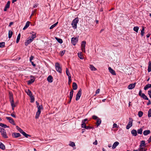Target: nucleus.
I'll use <instances>...</instances> for the list:
<instances>
[{
	"instance_id": "50",
	"label": "nucleus",
	"mask_w": 151,
	"mask_h": 151,
	"mask_svg": "<svg viewBox=\"0 0 151 151\" xmlns=\"http://www.w3.org/2000/svg\"><path fill=\"white\" fill-rule=\"evenodd\" d=\"M38 108V111H41V109H42V105L40 106L37 107Z\"/></svg>"
},
{
	"instance_id": "44",
	"label": "nucleus",
	"mask_w": 151,
	"mask_h": 151,
	"mask_svg": "<svg viewBox=\"0 0 151 151\" xmlns=\"http://www.w3.org/2000/svg\"><path fill=\"white\" fill-rule=\"evenodd\" d=\"M143 114V112L142 111H140L138 112V115L139 117H141L142 116Z\"/></svg>"
},
{
	"instance_id": "30",
	"label": "nucleus",
	"mask_w": 151,
	"mask_h": 151,
	"mask_svg": "<svg viewBox=\"0 0 151 151\" xmlns=\"http://www.w3.org/2000/svg\"><path fill=\"white\" fill-rule=\"evenodd\" d=\"M41 113V111H37L36 113L35 118L36 119H37L38 118L40 115Z\"/></svg>"
},
{
	"instance_id": "4",
	"label": "nucleus",
	"mask_w": 151,
	"mask_h": 151,
	"mask_svg": "<svg viewBox=\"0 0 151 151\" xmlns=\"http://www.w3.org/2000/svg\"><path fill=\"white\" fill-rule=\"evenodd\" d=\"M82 92V89L81 88L80 89L79 91L77 93L76 97V100L78 101L79 100L80 97L81 96Z\"/></svg>"
},
{
	"instance_id": "5",
	"label": "nucleus",
	"mask_w": 151,
	"mask_h": 151,
	"mask_svg": "<svg viewBox=\"0 0 151 151\" xmlns=\"http://www.w3.org/2000/svg\"><path fill=\"white\" fill-rule=\"evenodd\" d=\"M133 120L131 118H129V121L127 125L126 128L127 129H129L132 126V122Z\"/></svg>"
},
{
	"instance_id": "47",
	"label": "nucleus",
	"mask_w": 151,
	"mask_h": 151,
	"mask_svg": "<svg viewBox=\"0 0 151 151\" xmlns=\"http://www.w3.org/2000/svg\"><path fill=\"white\" fill-rule=\"evenodd\" d=\"M16 129L21 133L23 131V130L21 129L18 126H16Z\"/></svg>"
},
{
	"instance_id": "58",
	"label": "nucleus",
	"mask_w": 151,
	"mask_h": 151,
	"mask_svg": "<svg viewBox=\"0 0 151 151\" xmlns=\"http://www.w3.org/2000/svg\"><path fill=\"white\" fill-rule=\"evenodd\" d=\"M20 38V37H17V40H16V43H18L19 42Z\"/></svg>"
},
{
	"instance_id": "10",
	"label": "nucleus",
	"mask_w": 151,
	"mask_h": 151,
	"mask_svg": "<svg viewBox=\"0 0 151 151\" xmlns=\"http://www.w3.org/2000/svg\"><path fill=\"white\" fill-rule=\"evenodd\" d=\"M33 40L30 38L28 37V39L25 42V45L26 46L27 45L29 44Z\"/></svg>"
},
{
	"instance_id": "33",
	"label": "nucleus",
	"mask_w": 151,
	"mask_h": 151,
	"mask_svg": "<svg viewBox=\"0 0 151 151\" xmlns=\"http://www.w3.org/2000/svg\"><path fill=\"white\" fill-rule=\"evenodd\" d=\"M13 35V32L12 31L10 30H9V31L8 33V37L9 38H10Z\"/></svg>"
},
{
	"instance_id": "60",
	"label": "nucleus",
	"mask_w": 151,
	"mask_h": 151,
	"mask_svg": "<svg viewBox=\"0 0 151 151\" xmlns=\"http://www.w3.org/2000/svg\"><path fill=\"white\" fill-rule=\"evenodd\" d=\"M34 58V57L32 56H31L29 59V61L30 62L32 61V60H33V59Z\"/></svg>"
},
{
	"instance_id": "35",
	"label": "nucleus",
	"mask_w": 151,
	"mask_h": 151,
	"mask_svg": "<svg viewBox=\"0 0 151 151\" xmlns=\"http://www.w3.org/2000/svg\"><path fill=\"white\" fill-rule=\"evenodd\" d=\"M36 33H35L34 34H32V36L31 37H29L31 39H32L33 41L34 40V39L36 37Z\"/></svg>"
},
{
	"instance_id": "25",
	"label": "nucleus",
	"mask_w": 151,
	"mask_h": 151,
	"mask_svg": "<svg viewBox=\"0 0 151 151\" xmlns=\"http://www.w3.org/2000/svg\"><path fill=\"white\" fill-rule=\"evenodd\" d=\"M101 119L99 118V119H98L96 120V124L97 127L100 125V124L101 123Z\"/></svg>"
},
{
	"instance_id": "62",
	"label": "nucleus",
	"mask_w": 151,
	"mask_h": 151,
	"mask_svg": "<svg viewBox=\"0 0 151 151\" xmlns=\"http://www.w3.org/2000/svg\"><path fill=\"white\" fill-rule=\"evenodd\" d=\"M142 91L141 90H140L139 92V95L141 97L142 94Z\"/></svg>"
},
{
	"instance_id": "36",
	"label": "nucleus",
	"mask_w": 151,
	"mask_h": 151,
	"mask_svg": "<svg viewBox=\"0 0 151 151\" xmlns=\"http://www.w3.org/2000/svg\"><path fill=\"white\" fill-rule=\"evenodd\" d=\"M90 68L92 70L95 71L96 70V68L92 65H90Z\"/></svg>"
},
{
	"instance_id": "22",
	"label": "nucleus",
	"mask_w": 151,
	"mask_h": 151,
	"mask_svg": "<svg viewBox=\"0 0 151 151\" xmlns=\"http://www.w3.org/2000/svg\"><path fill=\"white\" fill-rule=\"evenodd\" d=\"M150 133V130H146L143 132V134L145 135H147Z\"/></svg>"
},
{
	"instance_id": "40",
	"label": "nucleus",
	"mask_w": 151,
	"mask_h": 151,
	"mask_svg": "<svg viewBox=\"0 0 151 151\" xmlns=\"http://www.w3.org/2000/svg\"><path fill=\"white\" fill-rule=\"evenodd\" d=\"M10 1H8L7 2L6 5H5V7L7 8L8 9L9 8L10 6Z\"/></svg>"
},
{
	"instance_id": "8",
	"label": "nucleus",
	"mask_w": 151,
	"mask_h": 151,
	"mask_svg": "<svg viewBox=\"0 0 151 151\" xmlns=\"http://www.w3.org/2000/svg\"><path fill=\"white\" fill-rule=\"evenodd\" d=\"M6 119L9 120V122L11 124H12L14 125H15V124L14 123V120L12 118H11V117H6Z\"/></svg>"
},
{
	"instance_id": "19",
	"label": "nucleus",
	"mask_w": 151,
	"mask_h": 151,
	"mask_svg": "<svg viewBox=\"0 0 151 151\" xmlns=\"http://www.w3.org/2000/svg\"><path fill=\"white\" fill-rule=\"evenodd\" d=\"M131 133L132 135L134 136H136L137 135V132L136 130H132L131 131Z\"/></svg>"
},
{
	"instance_id": "18",
	"label": "nucleus",
	"mask_w": 151,
	"mask_h": 151,
	"mask_svg": "<svg viewBox=\"0 0 151 151\" xmlns=\"http://www.w3.org/2000/svg\"><path fill=\"white\" fill-rule=\"evenodd\" d=\"M72 87L73 88V90H76L78 88V86L77 84L75 82H73V83Z\"/></svg>"
},
{
	"instance_id": "13",
	"label": "nucleus",
	"mask_w": 151,
	"mask_h": 151,
	"mask_svg": "<svg viewBox=\"0 0 151 151\" xmlns=\"http://www.w3.org/2000/svg\"><path fill=\"white\" fill-rule=\"evenodd\" d=\"M145 141V140H142L140 141V145H139V147H145L146 146Z\"/></svg>"
},
{
	"instance_id": "3",
	"label": "nucleus",
	"mask_w": 151,
	"mask_h": 151,
	"mask_svg": "<svg viewBox=\"0 0 151 151\" xmlns=\"http://www.w3.org/2000/svg\"><path fill=\"white\" fill-rule=\"evenodd\" d=\"M55 67L57 71L60 73H61L62 72V69L60 66V65L58 63H56L55 64Z\"/></svg>"
},
{
	"instance_id": "38",
	"label": "nucleus",
	"mask_w": 151,
	"mask_h": 151,
	"mask_svg": "<svg viewBox=\"0 0 151 151\" xmlns=\"http://www.w3.org/2000/svg\"><path fill=\"white\" fill-rule=\"evenodd\" d=\"M5 43L4 42H0V47L3 48L5 47Z\"/></svg>"
},
{
	"instance_id": "17",
	"label": "nucleus",
	"mask_w": 151,
	"mask_h": 151,
	"mask_svg": "<svg viewBox=\"0 0 151 151\" xmlns=\"http://www.w3.org/2000/svg\"><path fill=\"white\" fill-rule=\"evenodd\" d=\"M119 144V143L118 142H116L114 143L112 147V148L113 149H115L116 147Z\"/></svg>"
},
{
	"instance_id": "43",
	"label": "nucleus",
	"mask_w": 151,
	"mask_h": 151,
	"mask_svg": "<svg viewBox=\"0 0 151 151\" xmlns=\"http://www.w3.org/2000/svg\"><path fill=\"white\" fill-rule=\"evenodd\" d=\"M139 27L137 26L134 27L133 28V30L137 32H138Z\"/></svg>"
},
{
	"instance_id": "21",
	"label": "nucleus",
	"mask_w": 151,
	"mask_h": 151,
	"mask_svg": "<svg viewBox=\"0 0 151 151\" xmlns=\"http://www.w3.org/2000/svg\"><path fill=\"white\" fill-rule=\"evenodd\" d=\"M148 72H150L151 71V61H149L148 62Z\"/></svg>"
},
{
	"instance_id": "16",
	"label": "nucleus",
	"mask_w": 151,
	"mask_h": 151,
	"mask_svg": "<svg viewBox=\"0 0 151 151\" xmlns=\"http://www.w3.org/2000/svg\"><path fill=\"white\" fill-rule=\"evenodd\" d=\"M108 69L109 72L111 73L114 75H116V73L115 72V71L113 69H112L111 67H109Z\"/></svg>"
},
{
	"instance_id": "2",
	"label": "nucleus",
	"mask_w": 151,
	"mask_h": 151,
	"mask_svg": "<svg viewBox=\"0 0 151 151\" xmlns=\"http://www.w3.org/2000/svg\"><path fill=\"white\" fill-rule=\"evenodd\" d=\"M0 132L1 133L2 136L4 138H8V137L6 135V131L4 129L0 127Z\"/></svg>"
},
{
	"instance_id": "55",
	"label": "nucleus",
	"mask_w": 151,
	"mask_h": 151,
	"mask_svg": "<svg viewBox=\"0 0 151 151\" xmlns=\"http://www.w3.org/2000/svg\"><path fill=\"white\" fill-rule=\"evenodd\" d=\"M71 82V77L68 78V84L70 85Z\"/></svg>"
},
{
	"instance_id": "46",
	"label": "nucleus",
	"mask_w": 151,
	"mask_h": 151,
	"mask_svg": "<svg viewBox=\"0 0 151 151\" xmlns=\"http://www.w3.org/2000/svg\"><path fill=\"white\" fill-rule=\"evenodd\" d=\"M30 98L31 99V103L35 101V98L32 95L30 96Z\"/></svg>"
},
{
	"instance_id": "29",
	"label": "nucleus",
	"mask_w": 151,
	"mask_h": 151,
	"mask_svg": "<svg viewBox=\"0 0 151 151\" xmlns=\"http://www.w3.org/2000/svg\"><path fill=\"white\" fill-rule=\"evenodd\" d=\"M78 57L81 59H83V56L82 55V52H78Z\"/></svg>"
},
{
	"instance_id": "61",
	"label": "nucleus",
	"mask_w": 151,
	"mask_h": 151,
	"mask_svg": "<svg viewBox=\"0 0 151 151\" xmlns=\"http://www.w3.org/2000/svg\"><path fill=\"white\" fill-rule=\"evenodd\" d=\"M21 133L24 136H25V135H26V134H27L25 132H24L23 131Z\"/></svg>"
},
{
	"instance_id": "49",
	"label": "nucleus",
	"mask_w": 151,
	"mask_h": 151,
	"mask_svg": "<svg viewBox=\"0 0 151 151\" xmlns=\"http://www.w3.org/2000/svg\"><path fill=\"white\" fill-rule=\"evenodd\" d=\"M69 145L72 147H73L74 146H75V143L73 142H70Z\"/></svg>"
},
{
	"instance_id": "52",
	"label": "nucleus",
	"mask_w": 151,
	"mask_h": 151,
	"mask_svg": "<svg viewBox=\"0 0 151 151\" xmlns=\"http://www.w3.org/2000/svg\"><path fill=\"white\" fill-rule=\"evenodd\" d=\"M92 118L93 119L95 120H97L99 118L97 116L95 115H93L92 116Z\"/></svg>"
},
{
	"instance_id": "12",
	"label": "nucleus",
	"mask_w": 151,
	"mask_h": 151,
	"mask_svg": "<svg viewBox=\"0 0 151 151\" xmlns=\"http://www.w3.org/2000/svg\"><path fill=\"white\" fill-rule=\"evenodd\" d=\"M135 84V83L131 84L128 86V88L129 89H132L134 88Z\"/></svg>"
},
{
	"instance_id": "64",
	"label": "nucleus",
	"mask_w": 151,
	"mask_h": 151,
	"mask_svg": "<svg viewBox=\"0 0 151 151\" xmlns=\"http://www.w3.org/2000/svg\"><path fill=\"white\" fill-rule=\"evenodd\" d=\"M93 144L94 145H97V140H96L95 141L93 142Z\"/></svg>"
},
{
	"instance_id": "32",
	"label": "nucleus",
	"mask_w": 151,
	"mask_h": 151,
	"mask_svg": "<svg viewBox=\"0 0 151 151\" xmlns=\"http://www.w3.org/2000/svg\"><path fill=\"white\" fill-rule=\"evenodd\" d=\"M26 93L28 95L29 97L32 95L31 91L29 89L27 90V91H26Z\"/></svg>"
},
{
	"instance_id": "23",
	"label": "nucleus",
	"mask_w": 151,
	"mask_h": 151,
	"mask_svg": "<svg viewBox=\"0 0 151 151\" xmlns=\"http://www.w3.org/2000/svg\"><path fill=\"white\" fill-rule=\"evenodd\" d=\"M81 127L82 128H84L87 129H89L90 128V126H86V124H84V123L81 124Z\"/></svg>"
},
{
	"instance_id": "42",
	"label": "nucleus",
	"mask_w": 151,
	"mask_h": 151,
	"mask_svg": "<svg viewBox=\"0 0 151 151\" xmlns=\"http://www.w3.org/2000/svg\"><path fill=\"white\" fill-rule=\"evenodd\" d=\"M0 126L4 128H6L8 127L6 125L1 123H0Z\"/></svg>"
},
{
	"instance_id": "1",
	"label": "nucleus",
	"mask_w": 151,
	"mask_h": 151,
	"mask_svg": "<svg viewBox=\"0 0 151 151\" xmlns=\"http://www.w3.org/2000/svg\"><path fill=\"white\" fill-rule=\"evenodd\" d=\"M78 21L79 19L78 17L75 18L72 21L71 25L74 29H76L77 28V24L78 23Z\"/></svg>"
},
{
	"instance_id": "59",
	"label": "nucleus",
	"mask_w": 151,
	"mask_h": 151,
	"mask_svg": "<svg viewBox=\"0 0 151 151\" xmlns=\"http://www.w3.org/2000/svg\"><path fill=\"white\" fill-rule=\"evenodd\" d=\"M148 94L149 95L150 97L151 98V91L149 90L148 91Z\"/></svg>"
},
{
	"instance_id": "14",
	"label": "nucleus",
	"mask_w": 151,
	"mask_h": 151,
	"mask_svg": "<svg viewBox=\"0 0 151 151\" xmlns=\"http://www.w3.org/2000/svg\"><path fill=\"white\" fill-rule=\"evenodd\" d=\"M53 79V77L51 76H49L47 78V81L50 83L52 82Z\"/></svg>"
},
{
	"instance_id": "37",
	"label": "nucleus",
	"mask_w": 151,
	"mask_h": 151,
	"mask_svg": "<svg viewBox=\"0 0 151 151\" xmlns=\"http://www.w3.org/2000/svg\"><path fill=\"white\" fill-rule=\"evenodd\" d=\"M73 92L74 91L73 90H72L70 92L69 97L70 98V99L72 98Z\"/></svg>"
},
{
	"instance_id": "63",
	"label": "nucleus",
	"mask_w": 151,
	"mask_h": 151,
	"mask_svg": "<svg viewBox=\"0 0 151 151\" xmlns=\"http://www.w3.org/2000/svg\"><path fill=\"white\" fill-rule=\"evenodd\" d=\"M100 89H98L96 91V94H98L100 92Z\"/></svg>"
},
{
	"instance_id": "34",
	"label": "nucleus",
	"mask_w": 151,
	"mask_h": 151,
	"mask_svg": "<svg viewBox=\"0 0 151 151\" xmlns=\"http://www.w3.org/2000/svg\"><path fill=\"white\" fill-rule=\"evenodd\" d=\"M66 73L67 75L68 76V78L70 77H71L70 74L69 72L68 69L67 68H66Z\"/></svg>"
},
{
	"instance_id": "15",
	"label": "nucleus",
	"mask_w": 151,
	"mask_h": 151,
	"mask_svg": "<svg viewBox=\"0 0 151 151\" xmlns=\"http://www.w3.org/2000/svg\"><path fill=\"white\" fill-rule=\"evenodd\" d=\"M9 100L11 104H14V101L12 94H10Z\"/></svg>"
},
{
	"instance_id": "57",
	"label": "nucleus",
	"mask_w": 151,
	"mask_h": 151,
	"mask_svg": "<svg viewBox=\"0 0 151 151\" xmlns=\"http://www.w3.org/2000/svg\"><path fill=\"white\" fill-rule=\"evenodd\" d=\"M11 105L12 106V109L13 110H14V107L15 106V105L14 104H11Z\"/></svg>"
},
{
	"instance_id": "54",
	"label": "nucleus",
	"mask_w": 151,
	"mask_h": 151,
	"mask_svg": "<svg viewBox=\"0 0 151 151\" xmlns=\"http://www.w3.org/2000/svg\"><path fill=\"white\" fill-rule=\"evenodd\" d=\"M87 119H85L82 121V124H86L85 122L87 121Z\"/></svg>"
},
{
	"instance_id": "20",
	"label": "nucleus",
	"mask_w": 151,
	"mask_h": 151,
	"mask_svg": "<svg viewBox=\"0 0 151 151\" xmlns=\"http://www.w3.org/2000/svg\"><path fill=\"white\" fill-rule=\"evenodd\" d=\"M30 22L29 21H27V22L25 26L24 27L23 29L24 30H25L27 28H28Z\"/></svg>"
},
{
	"instance_id": "27",
	"label": "nucleus",
	"mask_w": 151,
	"mask_h": 151,
	"mask_svg": "<svg viewBox=\"0 0 151 151\" xmlns=\"http://www.w3.org/2000/svg\"><path fill=\"white\" fill-rule=\"evenodd\" d=\"M141 97L145 100H148L149 99L147 97L144 93H142Z\"/></svg>"
},
{
	"instance_id": "7",
	"label": "nucleus",
	"mask_w": 151,
	"mask_h": 151,
	"mask_svg": "<svg viewBox=\"0 0 151 151\" xmlns=\"http://www.w3.org/2000/svg\"><path fill=\"white\" fill-rule=\"evenodd\" d=\"M86 42L83 41L82 42L81 45V50L83 52L85 51V47L86 46Z\"/></svg>"
},
{
	"instance_id": "45",
	"label": "nucleus",
	"mask_w": 151,
	"mask_h": 151,
	"mask_svg": "<svg viewBox=\"0 0 151 151\" xmlns=\"http://www.w3.org/2000/svg\"><path fill=\"white\" fill-rule=\"evenodd\" d=\"M145 147H139L138 148V151H143L145 149Z\"/></svg>"
},
{
	"instance_id": "56",
	"label": "nucleus",
	"mask_w": 151,
	"mask_h": 151,
	"mask_svg": "<svg viewBox=\"0 0 151 151\" xmlns=\"http://www.w3.org/2000/svg\"><path fill=\"white\" fill-rule=\"evenodd\" d=\"M118 126L117 125V124L114 123L113 124V128H118Z\"/></svg>"
},
{
	"instance_id": "31",
	"label": "nucleus",
	"mask_w": 151,
	"mask_h": 151,
	"mask_svg": "<svg viewBox=\"0 0 151 151\" xmlns=\"http://www.w3.org/2000/svg\"><path fill=\"white\" fill-rule=\"evenodd\" d=\"M145 30V27H142V29L141 30V35L142 37L143 36L144 34V31Z\"/></svg>"
},
{
	"instance_id": "53",
	"label": "nucleus",
	"mask_w": 151,
	"mask_h": 151,
	"mask_svg": "<svg viewBox=\"0 0 151 151\" xmlns=\"http://www.w3.org/2000/svg\"><path fill=\"white\" fill-rule=\"evenodd\" d=\"M11 115L13 117L16 118V117L15 113L14 112H13V113H12L11 114Z\"/></svg>"
},
{
	"instance_id": "48",
	"label": "nucleus",
	"mask_w": 151,
	"mask_h": 151,
	"mask_svg": "<svg viewBox=\"0 0 151 151\" xmlns=\"http://www.w3.org/2000/svg\"><path fill=\"white\" fill-rule=\"evenodd\" d=\"M148 116L149 117H151V109H150L148 111Z\"/></svg>"
},
{
	"instance_id": "28",
	"label": "nucleus",
	"mask_w": 151,
	"mask_h": 151,
	"mask_svg": "<svg viewBox=\"0 0 151 151\" xmlns=\"http://www.w3.org/2000/svg\"><path fill=\"white\" fill-rule=\"evenodd\" d=\"M55 39L57 41L60 43L61 44L63 42V41L62 39L59 38L57 37H55Z\"/></svg>"
},
{
	"instance_id": "6",
	"label": "nucleus",
	"mask_w": 151,
	"mask_h": 151,
	"mask_svg": "<svg viewBox=\"0 0 151 151\" xmlns=\"http://www.w3.org/2000/svg\"><path fill=\"white\" fill-rule=\"evenodd\" d=\"M78 40V38L76 37H72L71 38V42L73 45H75Z\"/></svg>"
},
{
	"instance_id": "9",
	"label": "nucleus",
	"mask_w": 151,
	"mask_h": 151,
	"mask_svg": "<svg viewBox=\"0 0 151 151\" xmlns=\"http://www.w3.org/2000/svg\"><path fill=\"white\" fill-rule=\"evenodd\" d=\"M30 78H33L32 79H31L27 81V84L28 85H30L35 81V77L32 76H30Z\"/></svg>"
},
{
	"instance_id": "24",
	"label": "nucleus",
	"mask_w": 151,
	"mask_h": 151,
	"mask_svg": "<svg viewBox=\"0 0 151 151\" xmlns=\"http://www.w3.org/2000/svg\"><path fill=\"white\" fill-rule=\"evenodd\" d=\"M151 88V84H147L146 85L144 88V89L145 90H147L149 88Z\"/></svg>"
},
{
	"instance_id": "26",
	"label": "nucleus",
	"mask_w": 151,
	"mask_h": 151,
	"mask_svg": "<svg viewBox=\"0 0 151 151\" xmlns=\"http://www.w3.org/2000/svg\"><path fill=\"white\" fill-rule=\"evenodd\" d=\"M0 148L2 150L5 149V147L4 145L1 142H0Z\"/></svg>"
},
{
	"instance_id": "39",
	"label": "nucleus",
	"mask_w": 151,
	"mask_h": 151,
	"mask_svg": "<svg viewBox=\"0 0 151 151\" xmlns=\"http://www.w3.org/2000/svg\"><path fill=\"white\" fill-rule=\"evenodd\" d=\"M58 22H57L54 24H53L52 26H51V27L50 28V29H52L54 27H55L58 24Z\"/></svg>"
},
{
	"instance_id": "11",
	"label": "nucleus",
	"mask_w": 151,
	"mask_h": 151,
	"mask_svg": "<svg viewBox=\"0 0 151 151\" xmlns=\"http://www.w3.org/2000/svg\"><path fill=\"white\" fill-rule=\"evenodd\" d=\"M12 135V137L15 138H17L21 136V134L19 133H13Z\"/></svg>"
},
{
	"instance_id": "41",
	"label": "nucleus",
	"mask_w": 151,
	"mask_h": 151,
	"mask_svg": "<svg viewBox=\"0 0 151 151\" xmlns=\"http://www.w3.org/2000/svg\"><path fill=\"white\" fill-rule=\"evenodd\" d=\"M142 129L140 128L137 130V133L139 134H142Z\"/></svg>"
},
{
	"instance_id": "51",
	"label": "nucleus",
	"mask_w": 151,
	"mask_h": 151,
	"mask_svg": "<svg viewBox=\"0 0 151 151\" xmlns=\"http://www.w3.org/2000/svg\"><path fill=\"white\" fill-rule=\"evenodd\" d=\"M65 50H63L61 51L60 52L61 55V56H62L63 55H64V54H65Z\"/></svg>"
}]
</instances>
